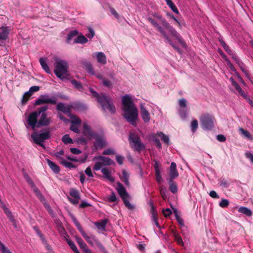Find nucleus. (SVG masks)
Masks as SVG:
<instances>
[{
  "label": "nucleus",
  "mask_w": 253,
  "mask_h": 253,
  "mask_svg": "<svg viewBox=\"0 0 253 253\" xmlns=\"http://www.w3.org/2000/svg\"><path fill=\"white\" fill-rule=\"evenodd\" d=\"M122 102L123 116L132 125L136 126V121L138 116V110L131 98L128 95H125L122 97Z\"/></svg>",
  "instance_id": "1"
},
{
  "label": "nucleus",
  "mask_w": 253,
  "mask_h": 253,
  "mask_svg": "<svg viewBox=\"0 0 253 253\" xmlns=\"http://www.w3.org/2000/svg\"><path fill=\"white\" fill-rule=\"evenodd\" d=\"M90 92L101 105L103 111L108 110L110 113L115 114L116 108L113 104V100L110 96L107 95L105 93L99 94L93 89H90Z\"/></svg>",
  "instance_id": "2"
},
{
  "label": "nucleus",
  "mask_w": 253,
  "mask_h": 253,
  "mask_svg": "<svg viewBox=\"0 0 253 253\" xmlns=\"http://www.w3.org/2000/svg\"><path fill=\"white\" fill-rule=\"evenodd\" d=\"M54 65V72L56 76L61 80L65 79L68 75L69 68L67 62L65 60L56 59Z\"/></svg>",
  "instance_id": "3"
},
{
  "label": "nucleus",
  "mask_w": 253,
  "mask_h": 253,
  "mask_svg": "<svg viewBox=\"0 0 253 253\" xmlns=\"http://www.w3.org/2000/svg\"><path fill=\"white\" fill-rule=\"evenodd\" d=\"M157 18L159 19L163 27L169 32L170 35L177 40V41L183 47H185L186 43L180 35L176 31V30L172 26H171L165 19L162 18L161 16H157Z\"/></svg>",
  "instance_id": "4"
},
{
  "label": "nucleus",
  "mask_w": 253,
  "mask_h": 253,
  "mask_svg": "<svg viewBox=\"0 0 253 253\" xmlns=\"http://www.w3.org/2000/svg\"><path fill=\"white\" fill-rule=\"evenodd\" d=\"M117 187L116 188L117 191L123 201V202L125 206L129 210H133L134 206L131 205L128 200V198H129V195L126 192L125 187L120 182L117 183Z\"/></svg>",
  "instance_id": "5"
},
{
  "label": "nucleus",
  "mask_w": 253,
  "mask_h": 253,
  "mask_svg": "<svg viewBox=\"0 0 253 253\" xmlns=\"http://www.w3.org/2000/svg\"><path fill=\"white\" fill-rule=\"evenodd\" d=\"M201 126L204 129H211L214 125L215 119L210 114H205L202 115L200 118Z\"/></svg>",
  "instance_id": "6"
},
{
  "label": "nucleus",
  "mask_w": 253,
  "mask_h": 253,
  "mask_svg": "<svg viewBox=\"0 0 253 253\" xmlns=\"http://www.w3.org/2000/svg\"><path fill=\"white\" fill-rule=\"evenodd\" d=\"M50 137L51 134L49 131H46L40 134H32V138L34 142L44 149H45V147L43 142L44 140L49 139Z\"/></svg>",
  "instance_id": "7"
},
{
  "label": "nucleus",
  "mask_w": 253,
  "mask_h": 253,
  "mask_svg": "<svg viewBox=\"0 0 253 253\" xmlns=\"http://www.w3.org/2000/svg\"><path fill=\"white\" fill-rule=\"evenodd\" d=\"M95 139L93 142V148L95 150L102 149L106 145V139L103 134L96 133L92 138Z\"/></svg>",
  "instance_id": "8"
},
{
  "label": "nucleus",
  "mask_w": 253,
  "mask_h": 253,
  "mask_svg": "<svg viewBox=\"0 0 253 253\" xmlns=\"http://www.w3.org/2000/svg\"><path fill=\"white\" fill-rule=\"evenodd\" d=\"M57 103L56 98L52 97L49 98V95L47 94L41 95L36 100L34 105L35 106L41 105L43 104H51L55 105Z\"/></svg>",
  "instance_id": "9"
},
{
  "label": "nucleus",
  "mask_w": 253,
  "mask_h": 253,
  "mask_svg": "<svg viewBox=\"0 0 253 253\" xmlns=\"http://www.w3.org/2000/svg\"><path fill=\"white\" fill-rule=\"evenodd\" d=\"M39 115L37 112H33L31 113L28 118L27 123L33 129H34L38 124V117Z\"/></svg>",
  "instance_id": "10"
},
{
  "label": "nucleus",
  "mask_w": 253,
  "mask_h": 253,
  "mask_svg": "<svg viewBox=\"0 0 253 253\" xmlns=\"http://www.w3.org/2000/svg\"><path fill=\"white\" fill-rule=\"evenodd\" d=\"M179 175L178 172L176 169V165L174 162H172L169 167V177L167 180H173Z\"/></svg>",
  "instance_id": "11"
},
{
  "label": "nucleus",
  "mask_w": 253,
  "mask_h": 253,
  "mask_svg": "<svg viewBox=\"0 0 253 253\" xmlns=\"http://www.w3.org/2000/svg\"><path fill=\"white\" fill-rule=\"evenodd\" d=\"M72 105L65 106V104L62 102L58 103L56 106V109L57 111H61L65 114H68L69 116L71 115L72 112Z\"/></svg>",
  "instance_id": "12"
},
{
  "label": "nucleus",
  "mask_w": 253,
  "mask_h": 253,
  "mask_svg": "<svg viewBox=\"0 0 253 253\" xmlns=\"http://www.w3.org/2000/svg\"><path fill=\"white\" fill-rule=\"evenodd\" d=\"M83 133L84 136L88 137L89 138H93L97 133L94 132L91 127L85 123L83 124Z\"/></svg>",
  "instance_id": "13"
},
{
  "label": "nucleus",
  "mask_w": 253,
  "mask_h": 253,
  "mask_svg": "<svg viewBox=\"0 0 253 253\" xmlns=\"http://www.w3.org/2000/svg\"><path fill=\"white\" fill-rule=\"evenodd\" d=\"M50 123V119L47 117L46 113H42L38 121L37 127H40L41 126H48Z\"/></svg>",
  "instance_id": "14"
},
{
  "label": "nucleus",
  "mask_w": 253,
  "mask_h": 253,
  "mask_svg": "<svg viewBox=\"0 0 253 253\" xmlns=\"http://www.w3.org/2000/svg\"><path fill=\"white\" fill-rule=\"evenodd\" d=\"M148 21L152 24V25L164 37L166 36L167 34L165 31L164 28L161 27L155 20L152 19V18H148Z\"/></svg>",
  "instance_id": "15"
},
{
  "label": "nucleus",
  "mask_w": 253,
  "mask_h": 253,
  "mask_svg": "<svg viewBox=\"0 0 253 253\" xmlns=\"http://www.w3.org/2000/svg\"><path fill=\"white\" fill-rule=\"evenodd\" d=\"M94 159L101 161L103 166H111L115 164V162L109 157L99 156L98 157H95Z\"/></svg>",
  "instance_id": "16"
},
{
  "label": "nucleus",
  "mask_w": 253,
  "mask_h": 253,
  "mask_svg": "<svg viewBox=\"0 0 253 253\" xmlns=\"http://www.w3.org/2000/svg\"><path fill=\"white\" fill-rule=\"evenodd\" d=\"M140 113L142 118L145 123H148L150 121V114L146 109L142 105L141 106Z\"/></svg>",
  "instance_id": "17"
},
{
  "label": "nucleus",
  "mask_w": 253,
  "mask_h": 253,
  "mask_svg": "<svg viewBox=\"0 0 253 253\" xmlns=\"http://www.w3.org/2000/svg\"><path fill=\"white\" fill-rule=\"evenodd\" d=\"M101 172L103 174L104 178L109 180L110 182H113L115 181V178L111 175V172L108 169L105 167L101 169Z\"/></svg>",
  "instance_id": "18"
},
{
  "label": "nucleus",
  "mask_w": 253,
  "mask_h": 253,
  "mask_svg": "<svg viewBox=\"0 0 253 253\" xmlns=\"http://www.w3.org/2000/svg\"><path fill=\"white\" fill-rule=\"evenodd\" d=\"M108 222V219H104L100 220L97 222H95L94 224L99 230L104 231L105 230V227Z\"/></svg>",
  "instance_id": "19"
},
{
  "label": "nucleus",
  "mask_w": 253,
  "mask_h": 253,
  "mask_svg": "<svg viewBox=\"0 0 253 253\" xmlns=\"http://www.w3.org/2000/svg\"><path fill=\"white\" fill-rule=\"evenodd\" d=\"M9 30L6 27H1L0 28V41H4L7 39Z\"/></svg>",
  "instance_id": "20"
},
{
  "label": "nucleus",
  "mask_w": 253,
  "mask_h": 253,
  "mask_svg": "<svg viewBox=\"0 0 253 253\" xmlns=\"http://www.w3.org/2000/svg\"><path fill=\"white\" fill-rule=\"evenodd\" d=\"M46 161L49 168L55 173H58L60 172V169L57 165L49 159H47Z\"/></svg>",
  "instance_id": "21"
},
{
  "label": "nucleus",
  "mask_w": 253,
  "mask_h": 253,
  "mask_svg": "<svg viewBox=\"0 0 253 253\" xmlns=\"http://www.w3.org/2000/svg\"><path fill=\"white\" fill-rule=\"evenodd\" d=\"M95 54L98 63L102 64H105L106 63V56L103 52H97Z\"/></svg>",
  "instance_id": "22"
},
{
  "label": "nucleus",
  "mask_w": 253,
  "mask_h": 253,
  "mask_svg": "<svg viewBox=\"0 0 253 253\" xmlns=\"http://www.w3.org/2000/svg\"><path fill=\"white\" fill-rule=\"evenodd\" d=\"M76 241L80 246V248L83 250L84 253H86L87 250H90L87 247V245L84 242L82 239L81 237L76 236Z\"/></svg>",
  "instance_id": "23"
},
{
  "label": "nucleus",
  "mask_w": 253,
  "mask_h": 253,
  "mask_svg": "<svg viewBox=\"0 0 253 253\" xmlns=\"http://www.w3.org/2000/svg\"><path fill=\"white\" fill-rule=\"evenodd\" d=\"M171 233L174 237V241L177 243V244L180 246H183V242L182 241V238L179 234L174 230H171Z\"/></svg>",
  "instance_id": "24"
},
{
  "label": "nucleus",
  "mask_w": 253,
  "mask_h": 253,
  "mask_svg": "<svg viewBox=\"0 0 253 253\" xmlns=\"http://www.w3.org/2000/svg\"><path fill=\"white\" fill-rule=\"evenodd\" d=\"M120 178L126 186H129V174L126 170H122V175L120 176Z\"/></svg>",
  "instance_id": "25"
},
{
  "label": "nucleus",
  "mask_w": 253,
  "mask_h": 253,
  "mask_svg": "<svg viewBox=\"0 0 253 253\" xmlns=\"http://www.w3.org/2000/svg\"><path fill=\"white\" fill-rule=\"evenodd\" d=\"M236 89V91L238 92V93L243 96L245 99H247L248 97L247 94L245 93V92L241 88L240 86L236 82H234V85Z\"/></svg>",
  "instance_id": "26"
},
{
  "label": "nucleus",
  "mask_w": 253,
  "mask_h": 253,
  "mask_svg": "<svg viewBox=\"0 0 253 253\" xmlns=\"http://www.w3.org/2000/svg\"><path fill=\"white\" fill-rule=\"evenodd\" d=\"M39 62L40 63V64L42 67V68L48 74L51 73V71L50 70L49 67H48V65L46 63V58H41L39 60Z\"/></svg>",
  "instance_id": "27"
},
{
  "label": "nucleus",
  "mask_w": 253,
  "mask_h": 253,
  "mask_svg": "<svg viewBox=\"0 0 253 253\" xmlns=\"http://www.w3.org/2000/svg\"><path fill=\"white\" fill-rule=\"evenodd\" d=\"M222 47L224 49V50L227 52V53L230 55L232 59L234 60L237 56L236 54L232 51L231 48L229 47L228 45L226 44V43L222 41Z\"/></svg>",
  "instance_id": "28"
},
{
  "label": "nucleus",
  "mask_w": 253,
  "mask_h": 253,
  "mask_svg": "<svg viewBox=\"0 0 253 253\" xmlns=\"http://www.w3.org/2000/svg\"><path fill=\"white\" fill-rule=\"evenodd\" d=\"M88 42L87 39L83 35L78 36L74 41V43L84 44Z\"/></svg>",
  "instance_id": "29"
},
{
  "label": "nucleus",
  "mask_w": 253,
  "mask_h": 253,
  "mask_svg": "<svg viewBox=\"0 0 253 253\" xmlns=\"http://www.w3.org/2000/svg\"><path fill=\"white\" fill-rule=\"evenodd\" d=\"M82 236L86 241L91 246L94 245V239H97L95 236H88L85 232L83 233Z\"/></svg>",
  "instance_id": "30"
},
{
  "label": "nucleus",
  "mask_w": 253,
  "mask_h": 253,
  "mask_svg": "<svg viewBox=\"0 0 253 253\" xmlns=\"http://www.w3.org/2000/svg\"><path fill=\"white\" fill-rule=\"evenodd\" d=\"M234 60L239 66L242 72L244 73L247 71L245 64L238 57L235 58Z\"/></svg>",
  "instance_id": "31"
},
{
  "label": "nucleus",
  "mask_w": 253,
  "mask_h": 253,
  "mask_svg": "<svg viewBox=\"0 0 253 253\" xmlns=\"http://www.w3.org/2000/svg\"><path fill=\"white\" fill-rule=\"evenodd\" d=\"M238 211L248 216H252L253 214L252 211L250 209L245 207H240L238 209Z\"/></svg>",
  "instance_id": "32"
},
{
  "label": "nucleus",
  "mask_w": 253,
  "mask_h": 253,
  "mask_svg": "<svg viewBox=\"0 0 253 253\" xmlns=\"http://www.w3.org/2000/svg\"><path fill=\"white\" fill-rule=\"evenodd\" d=\"M169 185V190L172 193H175L177 191V186L173 180H167Z\"/></svg>",
  "instance_id": "33"
},
{
  "label": "nucleus",
  "mask_w": 253,
  "mask_h": 253,
  "mask_svg": "<svg viewBox=\"0 0 253 253\" xmlns=\"http://www.w3.org/2000/svg\"><path fill=\"white\" fill-rule=\"evenodd\" d=\"M72 106V108L77 111H84L86 109V106L80 102L74 103Z\"/></svg>",
  "instance_id": "34"
},
{
  "label": "nucleus",
  "mask_w": 253,
  "mask_h": 253,
  "mask_svg": "<svg viewBox=\"0 0 253 253\" xmlns=\"http://www.w3.org/2000/svg\"><path fill=\"white\" fill-rule=\"evenodd\" d=\"M164 38L178 52L181 53L180 49L176 46L172 42L171 39L169 37L167 34H166V36H164Z\"/></svg>",
  "instance_id": "35"
},
{
  "label": "nucleus",
  "mask_w": 253,
  "mask_h": 253,
  "mask_svg": "<svg viewBox=\"0 0 253 253\" xmlns=\"http://www.w3.org/2000/svg\"><path fill=\"white\" fill-rule=\"evenodd\" d=\"M60 163L63 166H64L65 167L67 168L73 169L76 168V166L75 165H74L73 163L71 162H67L64 158H61Z\"/></svg>",
  "instance_id": "36"
},
{
  "label": "nucleus",
  "mask_w": 253,
  "mask_h": 253,
  "mask_svg": "<svg viewBox=\"0 0 253 253\" xmlns=\"http://www.w3.org/2000/svg\"><path fill=\"white\" fill-rule=\"evenodd\" d=\"M71 83L75 86V87L78 90H83L84 87L81 82L77 81L76 80L74 79L71 81Z\"/></svg>",
  "instance_id": "37"
},
{
  "label": "nucleus",
  "mask_w": 253,
  "mask_h": 253,
  "mask_svg": "<svg viewBox=\"0 0 253 253\" xmlns=\"http://www.w3.org/2000/svg\"><path fill=\"white\" fill-rule=\"evenodd\" d=\"M79 34V31L77 30H74L70 31V32L68 34L67 38V42L69 43L72 40V39L78 36Z\"/></svg>",
  "instance_id": "38"
},
{
  "label": "nucleus",
  "mask_w": 253,
  "mask_h": 253,
  "mask_svg": "<svg viewBox=\"0 0 253 253\" xmlns=\"http://www.w3.org/2000/svg\"><path fill=\"white\" fill-rule=\"evenodd\" d=\"M69 117L72 119V120L71 121V124L77 125L79 126L81 125V120L76 115H72L71 114L69 115Z\"/></svg>",
  "instance_id": "39"
},
{
  "label": "nucleus",
  "mask_w": 253,
  "mask_h": 253,
  "mask_svg": "<svg viewBox=\"0 0 253 253\" xmlns=\"http://www.w3.org/2000/svg\"><path fill=\"white\" fill-rule=\"evenodd\" d=\"M66 241L68 244V245L70 246V248L75 253H80L77 247L75 245V244L74 243V242L71 240L70 239H66Z\"/></svg>",
  "instance_id": "40"
},
{
  "label": "nucleus",
  "mask_w": 253,
  "mask_h": 253,
  "mask_svg": "<svg viewBox=\"0 0 253 253\" xmlns=\"http://www.w3.org/2000/svg\"><path fill=\"white\" fill-rule=\"evenodd\" d=\"M158 135L161 137L162 140L168 145L169 144V137L165 135L163 132H160L158 133Z\"/></svg>",
  "instance_id": "41"
},
{
  "label": "nucleus",
  "mask_w": 253,
  "mask_h": 253,
  "mask_svg": "<svg viewBox=\"0 0 253 253\" xmlns=\"http://www.w3.org/2000/svg\"><path fill=\"white\" fill-rule=\"evenodd\" d=\"M31 95L30 94V93L28 91L26 92L24 95H23L21 99V104L23 105H25L28 101L30 99Z\"/></svg>",
  "instance_id": "42"
},
{
  "label": "nucleus",
  "mask_w": 253,
  "mask_h": 253,
  "mask_svg": "<svg viewBox=\"0 0 253 253\" xmlns=\"http://www.w3.org/2000/svg\"><path fill=\"white\" fill-rule=\"evenodd\" d=\"M167 5L169 6V7L171 9V10L175 13L178 14V10L175 5V4L173 3V2L171 0H166Z\"/></svg>",
  "instance_id": "43"
},
{
  "label": "nucleus",
  "mask_w": 253,
  "mask_h": 253,
  "mask_svg": "<svg viewBox=\"0 0 253 253\" xmlns=\"http://www.w3.org/2000/svg\"><path fill=\"white\" fill-rule=\"evenodd\" d=\"M70 195L75 199H80V194L78 190L75 189H71Z\"/></svg>",
  "instance_id": "44"
},
{
  "label": "nucleus",
  "mask_w": 253,
  "mask_h": 253,
  "mask_svg": "<svg viewBox=\"0 0 253 253\" xmlns=\"http://www.w3.org/2000/svg\"><path fill=\"white\" fill-rule=\"evenodd\" d=\"M222 58H223L225 61L226 62L227 66L230 68L231 70L232 71H235L236 69L234 66V65L232 64V63L231 62V61L228 59L227 56L225 54L222 53Z\"/></svg>",
  "instance_id": "45"
},
{
  "label": "nucleus",
  "mask_w": 253,
  "mask_h": 253,
  "mask_svg": "<svg viewBox=\"0 0 253 253\" xmlns=\"http://www.w3.org/2000/svg\"><path fill=\"white\" fill-rule=\"evenodd\" d=\"M94 243L97 246L99 249L102 252H103L104 253L107 252L104 246L97 239H94Z\"/></svg>",
  "instance_id": "46"
},
{
  "label": "nucleus",
  "mask_w": 253,
  "mask_h": 253,
  "mask_svg": "<svg viewBox=\"0 0 253 253\" xmlns=\"http://www.w3.org/2000/svg\"><path fill=\"white\" fill-rule=\"evenodd\" d=\"M62 140L65 144L73 143V140L70 138L69 134L64 135L62 137Z\"/></svg>",
  "instance_id": "47"
},
{
  "label": "nucleus",
  "mask_w": 253,
  "mask_h": 253,
  "mask_svg": "<svg viewBox=\"0 0 253 253\" xmlns=\"http://www.w3.org/2000/svg\"><path fill=\"white\" fill-rule=\"evenodd\" d=\"M35 194L38 197V198L41 201H42L44 200V198L42 194L40 192V190L37 187L35 188L34 190H33Z\"/></svg>",
  "instance_id": "48"
},
{
  "label": "nucleus",
  "mask_w": 253,
  "mask_h": 253,
  "mask_svg": "<svg viewBox=\"0 0 253 253\" xmlns=\"http://www.w3.org/2000/svg\"><path fill=\"white\" fill-rule=\"evenodd\" d=\"M149 205L151 207V211L152 214V217H155V216H157L158 213L153 203L152 202H150Z\"/></svg>",
  "instance_id": "49"
},
{
  "label": "nucleus",
  "mask_w": 253,
  "mask_h": 253,
  "mask_svg": "<svg viewBox=\"0 0 253 253\" xmlns=\"http://www.w3.org/2000/svg\"><path fill=\"white\" fill-rule=\"evenodd\" d=\"M240 132L244 135L246 137L249 139H252V136L250 134V133L247 130L244 129V128L241 127L239 128Z\"/></svg>",
  "instance_id": "50"
},
{
  "label": "nucleus",
  "mask_w": 253,
  "mask_h": 253,
  "mask_svg": "<svg viewBox=\"0 0 253 253\" xmlns=\"http://www.w3.org/2000/svg\"><path fill=\"white\" fill-rule=\"evenodd\" d=\"M134 144L135 150L138 151L142 150L144 148V146L141 143V140L136 141Z\"/></svg>",
  "instance_id": "51"
},
{
  "label": "nucleus",
  "mask_w": 253,
  "mask_h": 253,
  "mask_svg": "<svg viewBox=\"0 0 253 253\" xmlns=\"http://www.w3.org/2000/svg\"><path fill=\"white\" fill-rule=\"evenodd\" d=\"M87 157V156L85 155L84 159H80V160H78V159L73 158L71 156H68V157H67V158L68 160H70L71 161H73V162H80L82 163H84L86 161Z\"/></svg>",
  "instance_id": "52"
},
{
  "label": "nucleus",
  "mask_w": 253,
  "mask_h": 253,
  "mask_svg": "<svg viewBox=\"0 0 253 253\" xmlns=\"http://www.w3.org/2000/svg\"><path fill=\"white\" fill-rule=\"evenodd\" d=\"M0 251L2 253H12L10 250L6 248L4 244L0 241Z\"/></svg>",
  "instance_id": "53"
},
{
  "label": "nucleus",
  "mask_w": 253,
  "mask_h": 253,
  "mask_svg": "<svg viewBox=\"0 0 253 253\" xmlns=\"http://www.w3.org/2000/svg\"><path fill=\"white\" fill-rule=\"evenodd\" d=\"M48 109V107L47 106L45 105L39 108L37 111L35 112L37 113V114L40 115V114H42V113H45V112Z\"/></svg>",
  "instance_id": "54"
},
{
  "label": "nucleus",
  "mask_w": 253,
  "mask_h": 253,
  "mask_svg": "<svg viewBox=\"0 0 253 253\" xmlns=\"http://www.w3.org/2000/svg\"><path fill=\"white\" fill-rule=\"evenodd\" d=\"M198 123L197 120H194L191 122V128L192 132H195L198 127Z\"/></svg>",
  "instance_id": "55"
},
{
  "label": "nucleus",
  "mask_w": 253,
  "mask_h": 253,
  "mask_svg": "<svg viewBox=\"0 0 253 253\" xmlns=\"http://www.w3.org/2000/svg\"><path fill=\"white\" fill-rule=\"evenodd\" d=\"M156 180L159 183H161L163 181V178L162 177L160 170H156L155 172Z\"/></svg>",
  "instance_id": "56"
},
{
  "label": "nucleus",
  "mask_w": 253,
  "mask_h": 253,
  "mask_svg": "<svg viewBox=\"0 0 253 253\" xmlns=\"http://www.w3.org/2000/svg\"><path fill=\"white\" fill-rule=\"evenodd\" d=\"M102 84L104 86L108 88H112L113 87V84L112 82L108 79H103Z\"/></svg>",
  "instance_id": "57"
},
{
  "label": "nucleus",
  "mask_w": 253,
  "mask_h": 253,
  "mask_svg": "<svg viewBox=\"0 0 253 253\" xmlns=\"http://www.w3.org/2000/svg\"><path fill=\"white\" fill-rule=\"evenodd\" d=\"M40 90V86H31L29 90L28 91L30 93V94L32 96L33 93L37 92Z\"/></svg>",
  "instance_id": "58"
},
{
  "label": "nucleus",
  "mask_w": 253,
  "mask_h": 253,
  "mask_svg": "<svg viewBox=\"0 0 253 253\" xmlns=\"http://www.w3.org/2000/svg\"><path fill=\"white\" fill-rule=\"evenodd\" d=\"M79 126L77 125L71 124L70 128L73 132L76 133H79L80 132V131L79 129Z\"/></svg>",
  "instance_id": "59"
},
{
  "label": "nucleus",
  "mask_w": 253,
  "mask_h": 253,
  "mask_svg": "<svg viewBox=\"0 0 253 253\" xmlns=\"http://www.w3.org/2000/svg\"><path fill=\"white\" fill-rule=\"evenodd\" d=\"M88 30L89 33L86 35V36L89 39H92L95 35V32L91 27H88Z\"/></svg>",
  "instance_id": "60"
},
{
  "label": "nucleus",
  "mask_w": 253,
  "mask_h": 253,
  "mask_svg": "<svg viewBox=\"0 0 253 253\" xmlns=\"http://www.w3.org/2000/svg\"><path fill=\"white\" fill-rule=\"evenodd\" d=\"M85 66L86 69L88 73H90L91 75H95V73L93 71V67L90 63H86Z\"/></svg>",
  "instance_id": "61"
},
{
  "label": "nucleus",
  "mask_w": 253,
  "mask_h": 253,
  "mask_svg": "<svg viewBox=\"0 0 253 253\" xmlns=\"http://www.w3.org/2000/svg\"><path fill=\"white\" fill-rule=\"evenodd\" d=\"M129 140L132 142L134 143L136 141H138L139 140H140V138L137 135H134V134H130V137H129Z\"/></svg>",
  "instance_id": "62"
},
{
  "label": "nucleus",
  "mask_w": 253,
  "mask_h": 253,
  "mask_svg": "<svg viewBox=\"0 0 253 253\" xmlns=\"http://www.w3.org/2000/svg\"><path fill=\"white\" fill-rule=\"evenodd\" d=\"M115 152L114 150L111 149H108L105 150L103 151L102 154L104 155H114Z\"/></svg>",
  "instance_id": "63"
},
{
  "label": "nucleus",
  "mask_w": 253,
  "mask_h": 253,
  "mask_svg": "<svg viewBox=\"0 0 253 253\" xmlns=\"http://www.w3.org/2000/svg\"><path fill=\"white\" fill-rule=\"evenodd\" d=\"M103 166L102 162H97L95 163V165L93 167V169L94 170H98L101 169V168Z\"/></svg>",
  "instance_id": "64"
}]
</instances>
